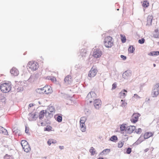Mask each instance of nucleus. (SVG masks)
<instances>
[{"mask_svg":"<svg viewBox=\"0 0 159 159\" xmlns=\"http://www.w3.org/2000/svg\"><path fill=\"white\" fill-rule=\"evenodd\" d=\"M134 97L136 98H139L140 97L136 94H135L134 95Z\"/></svg>","mask_w":159,"mask_h":159,"instance_id":"13d9d810","label":"nucleus"},{"mask_svg":"<svg viewBox=\"0 0 159 159\" xmlns=\"http://www.w3.org/2000/svg\"><path fill=\"white\" fill-rule=\"evenodd\" d=\"M59 148L61 150H62L64 148V147L63 146H59Z\"/></svg>","mask_w":159,"mask_h":159,"instance_id":"680f3d73","label":"nucleus"},{"mask_svg":"<svg viewBox=\"0 0 159 159\" xmlns=\"http://www.w3.org/2000/svg\"><path fill=\"white\" fill-rule=\"evenodd\" d=\"M97 159H104V158L102 157H99L98 158H97Z\"/></svg>","mask_w":159,"mask_h":159,"instance_id":"774afa93","label":"nucleus"},{"mask_svg":"<svg viewBox=\"0 0 159 159\" xmlns=\"http://www.w3.org/2000/svg\"><path fill=\"white\" fill-rule=\"evenodd\" d=\"M52 127L50 125H47L44 128V131H50L52 130Z\"/></svg>","mask_w":159,"mask_h":159,"instance_id":"ea45409f","label":"nucleus"},{"mask_svg":"<svg viewBox=\"0 0 159 159\" xmlns=\"http://www.w3.org/2000/svg\"><path fill=\"white\" fill-rule=\"evenodd\" d=\"M145 41V39L144 38H142L141 39L139 40L138 42L141 44H142L144 43Z\"/></svg>","mask_w":159,"mask_h":159,"instance_id":"49530a36","label":"nucleus"},{"mask_svg":"<svg viewBox=\"0 0 159 159\" xmlns=\"http://www.w3.org/2000/svg\"><path fill=\"white\" fill-rule=\"evenodd\" d=\"M159 55V51H152L148 54V55L151 56H158Z\"/></svg>","mask_w":159,"mask_h":159,"instance_id":"a878e982","label":"nucleus"},{"mask_svg":"<svg viewBox=\"0 0 159 159\" xmlns=\"http://www.w3.org/2000/svg\"><path fill=\"white\" fill-rule=\"evenodd\" d=\"M87 51L85 49H81L80 52V55L82 57H85Z\"/></svg>","mask_w":159,"mask_h":159,"instance_id":"b1692460","label":"nucleus"},{"mask_svg":"<svg viewBox=\"0 0 159 159\" xmlns=\"http://www.w3.org/2000/svg\"><path fill=\"white\" fill-rule=\"evenodd\" d=\"M56 143V140L52 139H50L48 141V144L49 146L52 143L54 144Z\"/></svg>","mask_w":159,"mask_h":159,"instance_id":"c756f323","label":"nucleus"},{"mask_svg":"<svg viewBox=\"0 0 159 159\" xmlns=\"http://www.w3.org/2000/svg\"><path fill=\"white\" fill-rule=\"evenodd\" d=\"M131 148H128L126 149V153L127 154H130L131 152Z\"/></svg>","mask_w":159,"mask_h":159,"instance_id":"09e8293b","label":"nucleus"},{"mask_svg":"<svg viewBox=\"0 0 159 159\" xmlns=\"http://www.w3.org/2000/svg\"><path fill=\"white\" fill-rule=\"evenodd\" d=\"M124 142H119L118 143V147L119 148H122L124 145Z\"/></svg>","mask_w":159,"mask_h":159,"instance_id":"a18cd8bd","label":"nucleus"},{"mask_svg":"<svg viewBox=\"0 0 159 159\" xmlns=\"http://www.w3.org/2000/svg\"><path fill=\"white\" fill-rule=\"evenodd\" d=\"M87 120L86 117L83 116L81 117L80 120V123L85 124V122Z\"/></svg>","mask_w":159,"mask_h":159,"instance_id":"e433bc0d","label":"nucleus"},{"mask_svg":"<svg viewBox=\"0 0 159 159\" xmlns=\"http://www.w3.org/2000/svg\"><path fill=\"white\" fill-rule=\"evenodd\" d=\"M112 38L110 36H107L105 38L104 43L105 46L107 48H111L113 45Z\"/></svg>","mask_w":159,"mask_h":159,"instance_id":"f03ea898","label":"nucleus"},{"mask_svg":"<svg viewBox=\"0 0 159 159\" xmlns=\"http://www.w3.org/2000/svg\"><path fill=\"white\" fill-rule=\"evenodd\" d=\"M45 113H46V112H45V111L44 110L41 111L39 112V119L41 120L43 118L45 114Z\"/></svg>","mask_w":159,"mask_h":159,"instance_id":"393cba45","label":"nucleus"},{"mask_svg":"<svg viewBox=\"0 0 159 159\" xmlns=\"http://www.w3.org/2000/svg\"><path fill=\"white\" fill-rule=\"evenodd\" d=\"M135 129V126L134 125H131L128 126L125 130V132L127 133H132Z\"/></svg>","mask_w":159,"mask_h":159,"instance_id":"9b49d317","label":"nucleus"},{"mask_svg":"<svg viewBox=\"0 0 159 159\" xmlns=\"http://www.w3.org/2000/svg\"><path fill=\"white\" fill-rule=\"evenodd\" d=\"M92 72H95V74H97V69H92Z\"/></svg>","mask_w":159,"mask_h":159,"instance_id":"4d7b16f0","label":"nucleus"},{"mask_svg":"<svg viewBox=\"0 0 159 159\" xmlns=\"http://www.w3.org/2000/svg\"><path fill=\"white\" fill-rule=\"evenodd\" d=\"M56 120L59 122H61L62 120V116H58L56 118Z\"/></svg>","mask_w":159,"mask_h":159,"instance_id":"c03bdc74","label":"nucleus"},{"mask_svg":"<svg viewBox=\"0 0 159 159\" xmlns=\"http://www.w3.org/2000/svg\"><path fill=\"white\" fill-rule=\"evenodd\" d=\"M127 91L125 89L122 90L119 93V96L120 98H124L126 96Z\"/></svg>","mask_w":159,"mask_h":159,"instance_id":"4468645a","label":"nucleus"},{"mask_svg":"<svg viewBox=\"0 0 159 159\" xmlns=\"http://www.w3.org/2000/svg\"><path fill=\"white\" fill-rule=\"evenodd\" d=\"M54 79H55V78L54 77H53L52 78H51L50 79V80L52 81H54Z\"/></svg>","mask_w":159,"mask_h":159,"instance_id":"69168bd1","label":"nucleus"},{"mask_svg":"<svg viewBox=\"0 0 159 159\" xmlns=\"http://www.w3.org/2000/svg\"><path fill=\"white\" fill-rule=\"evenodd\" d=\"M23 90V87H19L17 88V91L18 92H22Z\"/></svg>","mask_w":159,"mask_h":159,"instance_id":"8fccbe9b","label":"nucleus"},{"mask_svg":"<svg viewBox=\"0 0 159 159\" xmlns=\"http://www.w3.org/2000/svg\"><path fill=\"white\" fill-rule=\"evenodd\" d=\"M10 73L11 75L14 76H17L19 74L18 70L15 67H13L10 70Z\"/></svg>","mask_w":159,"mask_h":159,"instance_id":"f8f14e48","label":"nucleus"},{"mask_svg":"<svg viewBox=\"0 0 159 159\" xmlns=\"http://www.w3.org/2000/svg\"><path fill=\"white\" fill-rule=\"evenodd\" d=\"M110 152V150L109 149H106L104 150L100 154V155H103V154H106L107 153H109Z\"/></svg>","mask_w":159,"mask_h":159,"instance_id":"cd10ccee","label":"nucleus"},{"mask_svg":"<svg viewBox=\"0 0 159 159\" xmlns=\"http://www.w3.org/2000/svg\"><path fill=\"white\" fill-rule=\"evenodd\" d=\"M135 50V48L133 46H129L128 49V51L129 52L133 53L134 52Z\"/></svg>","mask_w":159,"mask_h":159,"instance_id":"7c9ffc66","label":"nucleus"},{"mask_svg":"<svg viewBox=\"0 0 159 159\" xmlns=\"http://www.w3.org/2000/svg\"><path fill=\"white\" fill-rule=\"evenodd\" d=\"M142 5L145 8L147 7L149 5V2L147 1H144Z\"/></svg>","mask_w":159,"mask_h":159,"instance_id":"58836bf2","label":"nucleus"},{"mask_svg":"<svg viewBox=\"0 0 159 159\" xmlns=\"http://www.w3.org/2000/svg\"><path fill=\"white\" fill-rule=\"evenodd\" d=\"M1 91L4 93H7L11 89V87L9 83H5L0 85Z\"/></svg>","mask_w":159,"mask_h":159,"instance_id":"7ed1b4c3","label":"nucleus"},{"mask_svg":"<svg viewBox=\"0 0 159 159\" xmlns=\"http://www.w3.org/2000/svg\"><path fill=\"white\" fill-rule=\"evenodd\" d=\"M131 75V72L130 70H128L124 72L122 75L123 78L125 79H128Z\"/></svg>","mask_w":159,"mask_h":159,"instance_id":"1a4fd4ad","label":"nucleus"},{"mask_svg":"<svg viewBox=\"0 0 159 159\" xmlns=\"http://www.w3.org/2000/svg\"><path fill=\"white\" fill-rule=\"evenodd\" d=\"M46 87V91L48 93V94L49 93H51L52 92V89L51 87L49 86H47Z\"/></svg>","mask_w":159,"mask_h":159,"instance_id":"79ce46f5","label":"nucleus"},{"mask_svg":"<svg viewBox=\"0 0 159 159\" xmlns=\"http://www.w3.org/2000/svg\"><path fill=\"white\" fill-rule=\"evenodd\" d=\"M109 140L112 142H116L118 140V138L116 136L113 135L109 139Z\"/></svg>","mask_w":159,"mask_h":159,"instance_id":"c85d7f7f","label":"nucleus"},{"mask_svg":"<svg viewBox=\"0 0 159 159\" xmlns=\"http://www.w3.org/2000/svg\"><path fill=\"white\" fill-rule=\"evenodd\" d=\"M42 91H44L45 90H46V86H45L43 88H40Z\"/></svg>","mask_w":159,"mask_h":159,"instance_id":"6e6d98bb","label":"nucleus"},{"mask_svg":"<svg viewBox=\"0 0 159 159\" xmlns=\"http://www.w3.org/2000/svg\"><path fill=\"white\" fill-rule=\"evenodd\" d=\"M45 112H46L45 113V116L48 119L52 117L53 116V114L51 112H49L48 111L45 110Z\"/></svg>","mask_w":159,"mask_h":159,"instance_id":"5701e85b","label":"nucleus"},{"mask_svg":"<svg viewBox=\"0 0 159 159\" xmlns=\"http://www.w3.org/2000/svg\"><path fill=\"white\" fill-rule=\"evenodd\" d=\"M141 132L142 129L140 128H139L138 129H136L135 131V132L137 134H140L141 133Z\"/></svg>","mask_w":159,"mask_h":159,"instance_id":"3c124183","label":"nucleus"},{"mask_svg":"<svg viewBox=\"0 0 159 159\" xmlns=\"http://www.w3.org/2000/svg\"><path fill=\"white\" fill-rule=\"evenodd\" d=\"M25 132L27 134H30V133L29 132V128L25 126Z\"/></svg>","mask_w":159,"mask_h":159,"instance_id":"864d4df0","label":"nucleus"},{"mask_svg":"<svg viewBox=\"0 0 159 159\" xmlns=\"http://www.w3.org/2000/svg\"><path fill=\"white\" fill-rule=\"evenodd\" d=\"M138 145L139 144H140L141 143V142H140L138 140L137 141H136V142H135Z\"/></svg>","mask_w":159,"mask_h":159,"instance_id":"bf43d9fd","label":"nucleus"},{"mask_svg":"<svg viewBox=\"0 0 159 159\" xmlns=\"http://www.w3.org/2000/svg\"><path fill=\"white\" fill-rule=\"evenodd\" d=\"M64 82L66 84H69L71 82V76L70 75H67L64 79Z\"/></svg>","mask_w":159,"mask_h":159,"instance_id":"dca6fc26","label":"nucleus"},{"mask_svg":"<svg viewBox=\"0 0 159 159\" xmlns=\"http://www.w3.org/2000/svg\"><path fill=\"white\" fill-rule=\"evenodd\" d=\"M40 75L41 74L40 73H36V74H35L33 75H31L29 79H28V80L29 81L30 80L33 79V81H34L39 79Z\"/></svg>","mask_w":159,"mask_h":159,"instance_id":"9d476101","label":"nucleus"},{"mask_svg":"<svg viewBox=\"0 0 159 159\" xmlns=\"http://www.w3.org/2000/svg\"><path fill=\"white\" fill-rule=\"evenodd\" d=\"M89 152L91 153V155H94L96 152V150L93 147H92L89 149Z\"/></svg>","mask_w":159,"mask_h":159,"instance_id":"c9c22d12","label":"nucleus"},{"mask_svg":"<svg viewBox=\"0 0 159 159\" xmlns=\"http://www.w3.org/2000/svg\"><path fill=\"white\" fill-rule=\"evenodd\" d=\"M153 17L152 15H148L147 18V25L150 26L152 25Z\"/></svg>","mask_w":159,"mask_h":159,"instance_id":"ddd939ff","label":"nucleus"},{"mask_svg":"<svg viewBox=\"0 0 159 159\" xmlns=\"http://www.w3.org/2000/svg\"><path fill=\"white\" fill-rule=\"evenodd\" d=\"M27 67L33 71L36 70L39 67L38 64L36 62H29Z\"/></svg>","mask_w":159,"mask_h":159,"instance_id":"39448f33","label":"nucleus"},{"mask_svg":"<svg viewBox=\"0 0 159 159\" xmlns=\"http://www.w3.org/2000/svg\"><path fill=\"white\" fill-rule=\"evenodd\" d=\"M41 126H44V125H44V123H43V122H41Z\"/></svg>","mask_w":159,"mask_h":159,"instance_id":"338daca9","label":"nucleus"},{"mask_svg":"<svg viewBox=\"0 0 159 159\" xmlns=\"http://www.w3.org/2000/svg\"><path fill=\"white\" fill-rule=\"evenodd\" d=\"M6 98L4 96H1L0 97V102L5 104L6 103Z\"/></svg>","mask_w":159,"mask_h":159,"instance_id":"473e14b6","label":"nucleus"},{"mask_svg":"<svg viewBox=\"0 0 159 159\" xmlns=\"http://www.w3.org/2000/svg\"><path fill=\"white\" fill-rule=\"evenodd\" d=\"M29 144L28 142L25 140H22L21 142V144L22 147Z\"/></svg>","mask_w":159,"mask_h":159,"instance_id":"4c0bfd02","label":"nucleus"},{"mask_svg":"<svg viewBox=\"0 0 159 159\" xmlns=\"http://www.w3.org/2000/svg\"><path fill=\"white\" fill-rule=\"evenodd\" d=\"M29 120L31 121L33 119H34L35 120H36V119L37 118V116L36 114H32L31 113H30L29 114Z\"/></svg>","mask_w":159,"mask_h":159,"instance_id":"2eb2a0df","label":"nucleus"},{"mask_svg":"<svg viewBox=\"0 0 159 159\" xmlns=\"http://www.w3.org/2000/svg\"><path fill=\"white\" fill-rule=\"evenodd\" d=\"M36 91L37 93L39 94L45 93L46 94H48V93L47 92V91L45 90L44 91H42L40 88L37 89L36 90Z\"/></svg>","mask_w":159,"mask_h":159,"instance_id":"72a5a7b5","label":"nucleus"},{"mask_svg":"<svg viewBox=\"0 0 159 159\" xmlns=\"http://www.w3.org/2000/svg\"><path fill=\"white\" fill-rule=\"evenodd\" d=\"M153 36L155 38H159V29H157L155 30L153 33Z\"/></svg>","mask_w":159,"mask_h":159,"instance_id":"412c9836","label":"nucleus"},{"mask_svg":"<svg viewBox=\"0 0 159 159\" xmlns=\"http://www.w3.org/2000/svg\"><path fill=\"white\" fill-rule=\"evenodd\" d=\"M140 116L139 113H134L130 119L131 122L135 123L138 121L139 118Z\"/></svg>","mask_w":159,"mask_h":159,"instance_id":"423d86ee","label":"nucleus"},{"mask_svg":"<svg viewBox=\"0 0 159 159\" xmlns=\"http://www.w3.org/2000/svg\"><path fill=\"white\" fill-rule=\"evenodd\" d=\"M12 132L15 134H18L19 136L21 135L20 133V130L16 127H14L12 129Z\"/></svg>","mask_w":159,"mask_h":159,"instance_id":"f3484780","label":"nucleus"},{"mask_svg":"<svg viewBox=\"0 0 159 159\" xmlns=\"http://www.w3.org/2000/svg\"><path fill=\"white\" fill-rule=\"evenodd\" d=\"M23 149L24 150L25 152H28L30 151L31 149L29 144L24 146L22 147Z\"/></svg>","mask_w":159,"mask_h":159,"instance_id":"aec40b11","label":"nucleus"},{"mask_svg":"<svg viewBox=\"0 0 159 159\" xmlns=\"http://www.w3.org/2000/svg\"><path fill=\"white\" fill-rule=\"evenodd\" d=\"M120 57L124 60H125L126 59V57L123 55H121Z\"/></svg>","mask_w":159,"mask_h":159,"instance_id":"5fc2aeb1","label":"nucleus"},{"mask_svg":"<svg viewBox=\"0 0 159 159\" xmlns=\"http://www.w3.org/2000/svg\"><path fill=\"white\" fill-rule=\"evenodd\" d=\"M121 106L123 107H125L126 106L127 103L126 102H125L124 100L122 99L121 101Z\"/></svg>","mask_w":159,"mask_h":159,"instance_id":"a19ab883","label":"nucleus"},{"mask_svg":"<svg viewBox=\"0 0 159 159\" xmlns=\"http://www.w3.org/2000/svg\"><path fill=\"white\" fill-rule=\"evenodd\" d=\"M0 133L3 134L5 135L7 134V131L2 126H0Z\"/></svg>","mask_w":159,"mask_h":159,"instance_id":"6ab92c4d","label":"nucleus"},{"mask_svg":"<svg viewBox=\"0 0 159 159\" xmlns=\"http://www.w3.org/2000/svg\"><path fill=\"white\" fill-rule=\"evenodd\" d=\"M102 102L99 99H96L93 101V105L95 108L98 109L101 107Z\"/></svg>","mask_w":159,"mask_h":159,"instance_id":"0eeeda50","label":"nucleus"},{"mask_svg":"<svg viewBox=\"0 0 159 159\" xmlns=\"http://www.w3.org/2000/svg\"><path fill=\"white\" fill-rule=\"evenodd\" d=\"M48 112L52 113H54L55 110L54 107L52 106H49L47 110H45Z\"/></svg>","mask_w":159,"mask_h":159,"instance_id":"a211bd4d","label":"nucleus"},{"mask_svg":"<svg viewBox=\"0 0 159 159\" xmlns=\"http://www.w3.org/2000/svg\"><path fill=\"white\" fill-rule=\"evenodd\" d=\"M34 106V104L33 103H30L29 104V107H31Z\"/></svg>","mask_w":159,"mask_h":159,"instance_id":"052dcab7","label":"nucleus"},{"mask_svg":"<svg viewBox=\"0 0 159 159\" xmlns=\"http://www.w3.org/2000/svg\"><path fill=\"white\" fill-rule=\"evenodd\" d=\"M80 130L82 132H84L85 131V124L80 123Z\"/></svg>","mask_w":159,"mask_h":159,"instance_id":"2f4dec72","label":"nucleus"},{"mask_svg":"<svg viewBox=\"0 0 159 159\" xmlns=\"http://www.w3.org/2000/svg\"><path fill=\"white\" fill-rule=\"evenodd\" d=\"M149 150V148H147L144 150V151L145 152H147Z\"/></svg>","mask_w":159,"mask_h":159,"instance_id":"e2e57ef3","label":"nucleus"},{"mask_svg":"<svg viewBox=\"0 0 159 159\" xmlns=\"http://www.w3.org/2000/svg\"><path fill=\"white\" fill-rule=\"evenodd\" d=\"M145 139L143 137V136L141 135L140 137L138 139V140L140 142H141V143Z\"/></svg>","mask_w":159,"mask_h":159,"instance_id":"de8ad7c7","label":"nucleus"},{"mask_svg":"<svg viewBox=\"0 0 159 159\" xmlns=\"http://www.w3.org/2000/svg\"><path fill=\"white\" fill-rule=\"evenodd\" d=\"M138 145L135 142L134 143L133 145H132V146H136L137 145Z\"/></svg>","mask_w":159,"mask_h":159,"instance_id":"0e129e2a","label":"nucleus"},{"mask_svg":"<svg viewBox=\"0 0 159 159\" xmlns=\"http://www.w3.org/2000/svg\"><path fill=\"white\" fill-rule=\"evenodd\" d=\"M116 87H117V85H116V83H114L112 85V89L113 90V89H115L116 88Z\"/></svg>","mask_w":159,"mask_h":159,"instance_id":"603ef678","label":"nucleus"},{"mask_svg":"<svg viewBox=\"0 0 159 159\" xmlns=\"http://www.w3.org/2000/svg\"><path fill=\"white\" fill-rule=\"evenodd\" d=\"M92 69H93V67L91 68V70L89 71L88 74V76L89 77H94L96 75L95 74V72H92Z\"/></svg>","mask_w":159,"mask_h":159,"instance_id":"bb28decb","label":"nucleus"},{"mask_svg":"<svg viewBox=\"0 0 159 159\" xmlns=\"http://www.w3.org/2000/svg\"><path fill=\"white\" fill-rule=\"evenodd\" d=\"M102 48V46H99V48H94L93 49V56L95 58H97L100 57L102 55V51L101 48Z\"/></svg>","mask_w":159,"mask_h":159,"instance_id":"f257e3e1","label":"nucleus"},{"mask_svg":"<svg viewBox=\"0 0 159 159\" xmlns=\"http://www.w3.org/2000/svg\"><path fill=\"white\" fill-rule=\"evenodd\" d=\"M125 125H126V124H122V125H120V129L121 131H125V130H126L127 128L125 126Z\"/></svg>","mask_w":159,"mask_h":159,"instance_id":"f704fd0d","label":"nucleus"},{"mask_svg":"<svg viewBox=\"0 0 159 159\" xmlns=\"http://www.w3.org/2000/svg\"><path fill=\"white\" fill-rule=\"evenodd\" d=\"M154 88L152 92L153 93V97H157L159 93V84L155 85Z\"/></svg>","mask_w":159,"mask_h":159,"instance_id":"6e6552de","label":"nucleus"},{"mask_svg":"<svg viewBox=\"0 0 159 159\" xmlns=\"http://www.w3.org/2000/svg\"><path fill=\"white\" fill-rule=\"evenodd\" d=\"M120 36L121 37V42L123 43H125L126 42V40L125 37L121 34Z\"/></svg>","mask_w":159,"mask_h":159,"instance_id":"37998d69","label":"nucleus"},{"mask_svg":"<svg viewBox=\"0 0 159 159\" xmlns=\"http://www.w3.org/2000/svg\"><path fill=\"white\" fill-rule=\"evenodd\" d=\"M153 134L152 132H147L143 135V137L144 139H147L153 135Z\"/></svg>","mask_w":159,"mask_h":159,"instance_id":"4be33fe9","label":"nucleus"},{"mask_svg":"<svg viewBox=\"0 0 159 159\" xmlns=\"http://www.w3.org/2000/svg\"><path fill=\"white\" fill-rule=\"evenodd\" d=\"M96 94L93 92H89L87 95L86 97L87 100L89 101L90 103H91L93 101L95 100L96 98Z\"/></svg>","mask_w":159,"mask_h":159,"instance_id":"20e7f679","label":"nucleus"}]
</instances>
